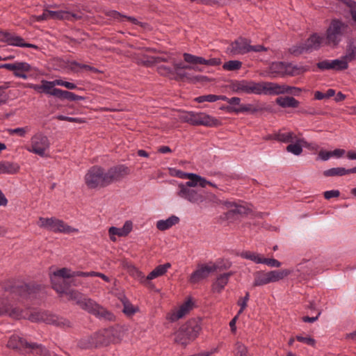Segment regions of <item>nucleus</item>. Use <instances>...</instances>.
Instances as JSON below:
<instances>
[{"instance_id":"nucleus-13","label":"nucleus","mask_w":356,"mask_h":356,"mask_svg":"<svg viewBox=\"0 0 356 356\" xmlns=\"http://www.w3.org/2000/svg\"><path fill=\"white\" fill-rule=\"evenodd\" d=\"M219 268L217 264L209 262L208 264H200L197 269L191 275L189 282L192 284H197L207 278L209 275Z\"/></svg>"},{"instance_id":"nucleus-47","label":"nucleus","mask_w":356,"mask_h":356,"mask_svg":"<svg viewBox=\"0 0 356 356\" xmlns=\"http://www.w3.org/2000/svg\"><path fill=\"white\" fill-rule=\"evenodd\" d=\"M184 60L190 64L196 65V64H202L203 57L197 56L188 53H184L183 54Z\"/></svg>"},{"instance_id":"nucleus-46","label":"nucleus","mask_w":356,"mask_h":356,"mask_svg":"<svg viewBox=\"0 0 356 356\" xmlns=\"http://www.w3.org/2000/svg\"><path fill=\"white\" fill-rule=\"evenodd\" d=\"M242 67V63L239 60H229L225 63L222 65V68L227 71H234L241 69Z\"/></svg>"},{"instance_id":"nucleus-10","label":"nucleus","mask_w":356,"mask_h":356,"mask_svg":"<svg viewBox=\"0 0 356 356\" xmlns=\"http://www.w3.org/2000/svg\"><path fill=\"white\" fill-rule=\"evenodd\" d=\"M346 29L347 26L342 22L332 20L326 31V43L337 47L344 37Z\"/></svg>"},{"instance_id":"nucleus-7","label":"nucleus","mask_w":356,"mask_h":356,"mask_svg":"<svg viewBox=\"0 0 356 356\" xmlns=\"http://www.w3.org/2000/svg\"><path fill=\"white\" fill-rule=\"evenodd\" d=\"M50 145L48 137L42 131H38L31 136L26 149L30 153L45 157L48 154Z\"/></svg>"},{"instance_id":"nucleus-24","label":"nucleus","mask_w":356,"mask_h":356,"mask_svg":"<svg viewBox=\"0 0 356 356\" xmlns=\"http://www.w3.org/2000/svg\"><path fill=\"white\" fill-rule=\"evenodd\" d=\"M48 13H49V14H47V15H48L49 19H54V20H63V19L71 20L72 18H75V19L81 18V17L76 14L71 13L64 11V10L54 11V10H48Z\"/></svg>"},{"instance_id":"nucleus-14","label":"nucleus","mask_w":356,"mask_h":356,"mask_svg":"<svg viewBox=\"0 0 356 356\" xmlns=\"http://www.w3.org/2000/svg\"><path fill=\"white\" fill-rule=\"evenodd\" d=\"M70 277H73V271L67 268H63L53 272L50 275V279L54 289H55L58 293L65 292L66 283L65 281L61 280L60 278Z\"/></svg>"},{"instance_id":"nucleus-11","label":"nucleus","mask_w":356,"mask_h":356,"mask_svg":"<svg viewBox=\"0 0 356 356\" xmlns=\"http://www.w3.org/2000/svg\"><path fill=\"white\" fill-rule=\"evenodd\" d=\"M176 195L179 198L195 204H200L207 199L203 191L182 185V182L177 184Z\"/></svg>"},{"instance_id":"nucleus-62","label":"nucleus","mask_w":356,"mask_h":356,"mask_svg":"<svg viewBox=\"0 0 356 356\" xmlns=\"http://www.w3.org/2000/svg\"><path fill=\"white\" fill-rule=\"evenodd\" d=\"M122 230L124 236H127L133 229V222L131 220H127L123 225Z\"/></svg>"},{"instance_id":"nucleus-26","label":"nucleus","mask_w":356,"mask_h":356,"mask_svg":"<svg viewBox=\"0 0 356 356\" xmlns=\"http://www.w3.org/2000/svg\"><path fill=\"white\" fill-rule=\"evenodd\" d=\"M297 138L296 135L292 131H280L273 136H269L268 139H275L279 142L284 143H293L294 140Z\"/></svg>"},{"instance_id":"nucleus-48","label":"nucleus","mask_w":356,"mask_h":356,"mask_svg":"<svg viewBox=\"0 0 356 356\" xmlns=\"http://www.w3.org/2000/svg\"><path fill=\"white\" fill-rule=\"evenodd\" d=\"M344 58L346 59L348 63L356 60V45L354 44H350L346 50V53L344 55Z\"/></svg>"},{"instance_id":"nucleus-49","label":"nucleus","mask_w":356,"mask_h":356,"mask_svg":"<svg viewBox=\"0 0 356 356\" xmlns=\"http://www.w3.org/2000/svg\"><path fill=\"white\" fill-rule=\"evenodd\" d=\"M289 51L290 54L294 56H298L304 53H308V50H306L305 42L293 45L289 48Z\"/></svg>"},{"instance_id":"nucleus-50","label":"nucleus","mask_w":356,"mask_h":356,"mask_svg":"<svg viewBox=\"0 0 356 356\" xmlns=\"http://www.w3.org/2000/svg\"><path fill=\"white\" fill-rule=\"evenodd\" d=\"M235 356H250L247 347L241 342H237L235 344Z\"/></svg>"},{"instance_id":"nucleus-52","label":"nucleus","mask_w":356,"mask_h":356,"mask_svg":"<svg viewBox=\"0 0 356 356\" xmlns=\"http://www.w3.org/2000/svg\"><path fill=\"white\" fill-rule=\"evenodd\" d=\"M108 234H109L110 239L112 241H116L115 236H120V237L124 236V234L122 232V228L121 227L118 228V227H111L108 229Z\"/></svg>"},{"instance_id":"nucleus-53","label":"nucleus","mask_w":356,"mask_h":356,"mask_svg":"<svg viewBox=\"0 0 356 356\" xmlns=\"http://www.w3.org/2000/svg\"><path fill=\"white\" fill-rule=\"evenodd\" d=\"M29 131L30 128L29 127H25L11 129L8 130V132L11 135L17 134L21 137H24L26 135V134Z\"/></svg>"},{"instance_id":"nucleus-43","label":"nucleus","mask_w":356,"mask_h":356,"mask_svg":"<svg viewBox=\"0 0 356 356\" xmlns=\"http://www.w3.org/2000/svg\"><path fill=\"white\" fill-rule=\"evenodd\" d=\"M56 83L57 79L51 81L42 80V83H43V92L55 97L54 92L56 90H59V88L54 87L55 86H57Z\"/></svg>"},{"instance_id":"nucleus-12","label":"nucleus","mask_w":356,"mask_h":356,"mask_svg":"<svg viewBox=\"0 0 356 356\" xmlns=\"http://www.w3.org/2000/svg\"><path fill=\"white\" fill-rule=\"evenodd\" d=\"M29 319L32 322L42 321L47 324H51L63 327H71L70 321L59 317L56 315L51 314L47 312H35L30 314Z\"/></svg>"},{"instance_id":"nucleus-32","label":"nucleus","mask_w":356,"mask_h":356,"mask_svg":"<svg viewBox=\"0 0 356 356\" xmlns=\"http://www.w3.org/2000/svg\"><path fill=\"white\" fill-rule=\"evenodd\" d=\"M179 222V217L172 215L165 220H159L156 222V227L160 231H165L172 226L178 224Z\"/></svg>"},{"instance_id":"nucleus-38","label":"nucleus","mask_w":356,"mask_h":356,"mask_svg":"<svg viewBox=\"0 0 356 356\" xmlns=\"http://www.w3.org/2000/svg\"><path fill=\"white\" fill-rule=\"evenodd\" d=\"M239 255L243 259L250 260L255 264H263L264 257H263L260 254H258L257 252L251 251H243L241 252Z\"/></svg>"},{"instance_id":"nucleus-28","label":"nucleus","mask_w":356,"mask_h":356,"mask_svg":"<svg viewBox=\"0 0 356 356\" xmlns=\"http://www.w3.org/2000/svg\"><path fill=\"white\" fill-rule=\"evenodd\" d=\"M190 175L192 176H189V178L188 179H189V181L185 183H182V185L193 188L197 186L202 188H205L207 186V183H209V181H207L205 178L195 173L191 172Z\"/></svg>"},{"instance_id":"nucleus-33","label":"nucleus","mask_w":356,"mask_h":356,"mask_svg":"<svg viewBox=\"0 0 356 356\" xmlns=\"http://www.w3.org/2000/svg\"><path fill=\"white\" fill-rule=\"evenodd\" d=\"M30 343L27 342L24 339L17 334L10 336L7 346L12 349H19L21 348H28Z\"/></svg>"},{"instance_id":"nucleus-58","label":"nucleus","mask_w":356,"mask_h":356,"mask_svg":"<svg viewBox=\"0 0 356 356\" xmlns=\"http://www.w3.org/2000/svg\"><path fill=\"white\" fill-rule=\"evenodd\" d=\"M296 339L300 342H302L311 346H314L316 344L315 339L308 336L302 337L301 335H298L296 336Z\"/></svg>"},{"instance_id":"nucleus-56","label":"nucleus","mask_w":356,"mask_h":356,"mask_svg":"<svg viewBox=\"0 0 356 356\" xmlns=\"http://www.w3.org/2000/svg\"><path fill=\"white\" fill-rule=\"evenodd\" d=\"M263 264H266L271 268H280L282 266V263L278 260L273 258H265L264 259Z\"/></svg>"},{"instance_id":"nucleus-29","label":"nucleus","mask_w":356,"mask_h":356,"mask_svg":"<svg viewBox=\"0 0 356 356\" xmlns=\"http://www.w3.org/2000/svg\"><path fill=\"white\" fill-rule=\"evenodd\" d=\"M323 38L316 33L312 35L305 42V45L308 52L317 50L320 48Z\"/></svg>"},{"instance_id":"nucleus-45","label":"nucleus","mask_w":356,"mask_h":356,"mask_svg":"<svg viewBox=\"0 0 356 356\" xmlns=\"http://www.w3.org/2000/svg\"><path fill=\"white\" fill-rule=\"evenodd\" d=\"M63 293L66 294L68 300H74L78 305L79 302H81L83 298V296L81 293L75 290H67L66 286H65V292Z\"/></svg>"},{"instance_id":"nucleus-16","label":"nucleus","mask_w":356,"mask_h":356,"mask_svg":"<svg viewBox=\"0 0 356 356\" xmlns=\"http://www.w3.org/2000/svg\"><path fill=\"white\" fill-rule=\"evenodd\" d=\"M0 68L12 71L15 77L27 79L26 73L33 69L31 65L26 62H15L13 63H3L0 65Z\"/></svg>"},{"instance_id":"nucleus-41","label":"nucleus","mask_w":356,"mask_h":356,"mask_svg":"<svg viewBox=\"0 0 356 356\" xmlns=\"http://www.w3.org/2000/svg\"><path fill=\"white\" fill-rule=\"evenodd\" d=\"M323 175L326 177H341L347 175V171L345 168L337 167L332 168L324 170L323 172Z\"/></svg>"},{"instance_id":"nucleus-4","label":"nucleus","mask_w":356,"mask_h":356,"mask_svg":"<svg viewBox=\"0 0 356 356\" xmlns=\"http://www.w3.org/2000/svg\"><path fill=\"white\" fill-rule=\"evenodd\" d=\"M201 329L200 320L190 319L175 333V341L179 344L186 346L198 337Z\"/></svg>"},{"instance_id":"nucleus-1","label":"nucleus","mask_w":356,"mask_h":356,"mask_svg":"<svg viewBox=\"0 0 356 356\" xmlns=\"http://www.w3.org/2000/svg\"><path fill=\"white\" fill-rule=\"evenodd\" d=\"M40 289L38 285L24 283L6 287L3 298L0 299V316L8 315L15 318L23 317V310L19 305L36 298Z\"/></svg>"},{"instance_id":"nucleus-64","label":"nucleus","mask_w":356,"mask_h":356,"mask_svg":"<svg viewBox=\"0 0 356 356\" xmlns=\"http://www.w3.org/2000/svg\"><path fill=\"white\" fill-rule=\"evenodd\" d=\"M323 195L326 200H330L332 197H338L340 195V192L339 190L327 191L324 192Z\"/></svg>"},{"instance_id":"nucleus-25","label":"nucleus","mask_w":356,"mask_h":356,"mask_svg":"<svg viewBox=\"0 0 356 356\" xmlns=\"http://www.w3.org/2000/svg\"><path fill=\"white\" fill-rule=\"evenodd\" d=\"M226 110L228 113H248L254 114L258 112L260 109L252 104H241L239 107L227 106Z\"/></svg>"},{"instance_id":"nucleus-63","label":"nucleus","mask_w":356,"mask_h":356,"mask_svg":"<svg viewBox=\"0 0 356 356\" xmlns=\"http://www.w3.org/2000/svg\"><path fill=\"white\" fill-rule=\"evenodd\" d=\"M56 83H57V86H63L70 90H74L77 88L76 84L71 83V82L63 81L61 79H57Z\"/></svg>"},{"instance_id":"nucleus-61","label":"nucleus","mask_w":356,"mask_h":356,"mask_svg":"<svg viewBox=\"0 0 356 356\" xmlns=\"http://www.w3.org/2000/svg\"><path fill=\"white\" fill-rule=\"evenodd\" d=\"M57 118L60 120H64L70 122H76V123H83L85 121L80 118H72V117H68L65 115H58Z\"/></svg>"},{"instance_id":"nucleus-51","label":"nucleus","mask_w":356,"mask_h":356,"mask_svg":"<svg viewBox=\"0 0 356 356\" xmlns=\"http://www.w3.org/2000/svg\"><path fill=\"white\" fill-rule=\"evenodd\" d=\"M9 87V82H6L3 85L0 86V106L5 104L8 99V95L5 90Z\"/></svg>"},{"instance_id":"nucleus-6","label":"nucleus","mask_w":356,"mask_h":356,"mask_svg":"<svg viewBox=\"0 0 356 356\" xmlns=\"http://www.w3.org/2000/svg\"><path fill=\"white\" fill-rule=\"evenodd\" d=\"M38 225L41 228L46 229L54 233H63L68 234L74 233L77 234L79 232V230L77 228L72 227L65 223L63 220L55 217H40L38 222Z\"/></svg>"},{"instance_id":"nucleus-30","label":"nucleus","mask_w":356,"mask_h":356,"mask_svg":"<svg viewBox=\"0 0 356 356\" xmlns=\"http://www.w3.org/2000/svg\"><path fill=\"white\" fill-rule=\"evenodd\" d=\"M98 339V333L96 332L89 337L81 339L79 342V346L83 349L97 348L99 347Z\"/></svg>"},{"instance_id":"nucleus-17","label":"nucleus","mask_w":356,"mask_h":356,"mask_svg":"<svg viewBox=\"0 0 356 356\" xmlns=\"http://www.w3.org/2000/svg\"><path fill=\"white\" fill-rule=\"evenodd\" d=\"M170 267L171 264L170 263H165L163 265H159L156 266L152 271H151L146 277L141 271L134 268V271L136 273L134 276L139 279L140 282L145 283L147 281L154 280L165 275Z\"/></svg>"},{"instance_id":"nucleus-34","label":"nucleus","mask_w":356,"mask_h":356,"mask_svg":"<svg viewBox=\"0 0 356 356\" xmlns=\"http://www.w3.org/2000/svg\"><path fill=\"white\" fill-rule=\"evenodd\" d=\"M19 170V166L17 163L8 161H0V174L13 175L17 173Z\"/></svg>"},{"instance_id":"nucleus-19","label":"nucleus","mask_w":356,"mask_h":356,"mask_svg":"<svg viewBox=\"0 0 356 356\" xmlns=\"http://www.w3.org/2000/svg\"><path fill=\"white\" fill-rule=\"evenodd\" d=\"M193 303L191 299L186 300L179 307L168 313L166 318L170 322H175L184 318L193 309Z\"/></svg>"},{"instance_id":"nucleus-3","label":"nucleus","mask_w":356,"mask_h":356,"mask_svg":"<svg viewBox=\"0 0 356 356\" xmlns=\"http://www.w3.org/2000/svg\"><path fill=\"white\" fill-rule=\"evenodd\" d=\"M232 88L237 93L270 95V93H277L278 87L273 82L241 80L234 82Z\"/></svg>"},{"instance_id":"nucleus-27","label":"nucleus","mask_w":356,"mask_h":356,"mask_svg":"<svg viewBox=\"0 0 356 356\" xmlns=\"http://www.w3.org/2000/svg\"><path fill=\"white\" fill-rule=\"evenodd\" d=\"M223 205L229 209L228 214H246L249 210L244 205L236 202L225 201Z\"/></svg>"},{"instance_id":"nucleus-36","label":"nucleus","mask_w":356,"mask_h":356,"mask_svg":"<svg viewBox=\"0 0 356 356\" xmlns=\"http://www.w3.org/2000/svg\"><path fill=\"white\" fill-rule=\"evenodd\" d=\"M273 83L278 87L277 89V93H270V95H279L285 93H294L297 94L298 92L301 91V89L297 87L289 86L285 84H279L275 82Z\"/></svg>"},{"instance_id":"nucleus-20","label":"nucleus","mask_w":356,"mask_h":356,"mask_svg":"<svg viewBox=\"0 0 356 356\" xmlns=\"http://www.w3.org/2000/svg\"><path fill=\"white\" fill-rule=\"evenodd\" d=\"M249 40L244 38H238L227 47V51L232 56L248 53Z\"/></svg>"},{"instance_id":"nucleus-2","label":"nucleus","mask_w":356,"mask_h":356,"mask_svg":"<svg viewBox=\"0 0 356 356\" xmlns=\"http://www.w3.org/2000/svg\"><path fill=\"white\" fill-rule=\"evenodd\" d=\"M129 172V169L124 165H115L107 170L99 165H94L87 171L84 180L89 188H104L119 181Z\"/></svg>"},{"instance_id":"nucleus-37","label":"nucleus","mask_w":356,"mask_h":356,"mask_svg":"<svg viewBox=\"0 0 356 356\" xmlns=\"http://www.w3.org/2000/svg\"><path fill=\"white\" fill-rule=\"evenodd\" d=\"M239 255L243 259L250 260L255 264H263L264 257H263L260 254H258L257 252L251 251H243L241 252Z\"/></svg>"},{"instance_id":"nucleus-44","label":"nucleus","mask_w":356,"mask_h":356,"mask_svg":"<svg viewBox=\"0 0 356 356\" xmlns=\"http://www.w3.org/2000/svg\"><path fill=\"white\" fill-rule=\"evenodd\" d=\"M175 70H176L177 74L179 75L181 77H186L188 78V74L186 72H181L180 70L182 69H188V70H194L196 71H201L200 68L195 66L191 65H184L181 63H173Z\"/></svg>"},{"instance_id":"nucleus-21","label":"nucleus","mask_w":356,"mask_h":356,"mask_svg":"<svg viewBox=\"0 0 356 356\" xmlns=\"http://www.w3.org/2000/svg\"><path fill=\"white\" fill-rule=\"evenodd\" d=\"M1 42H7L9 45L15 47H29L33 49L38 48L35 44L25 42L22 37L13 35L7 31H5Z\"/></svg>"},{"instance_id":"nucleus-42","label":"nucleus","mask_w":356,"mask_h":356,"mask_svg":"<svg viewBox=\"0 0 356 356\" xmlns=\"http://www.w3.org/2000/svg\"><path fill=\"white\" fill-rule=\"evenodd\" d=\"M121 302L123 305V312L126 315L132 316L138 311V309L135 307L124 296L121 298Z\"/></svg>"},{"instance_id":"nucleus-54","label":"nucleus","mask_w":356,"mask_h":356,"mask_svg":"<svg viewBox=\"0 0 356 356\" xmlns=\"http://www.w3.org/2000/svg\"><path fill=\"white\" fill-rule=\"evenodd\" d=\"M158 72L161 75L170 76L174 74V70L165 65H160L158 67Z\"/></svg>"},{"instance_id":"nucleus-18","label":"nucleus","mask_w":356,"mask_h":356,"mask_svg":"<svg viewBox=\"0 0 356 356\" xmlns=\"http://www.w3.org/2000/svg\"><path fill=\"white\" fill-rule=\"evenodd\" d=\"M79 306L95 316L106 317L108 312L91 298L83 297L81 302H79Z\"/></svg>"},{"instance_id":"nucleus-5","label":"nucleus","mask_w":356,"mask_h":356,"mask_svg":"<svg viewBox=\"0 0 356 356\" xmlns=\"http://www.w3.org/2000/svg\"><path fill=\"white\" fill-rule=\"evenodd\" d=\"M292 273L288 269L273 270L270 271L259 270L254 273V286H261L270 283L282 280Z\"/></svg>"},{"instance_id":"nucleus-40","label":"nucleus","mask_w":356,"mask_h":356,"mask_svg":"<svg viewBox=\"0 0 356 356\" xmlns=\"http://www.w3.org/2000/svg\"><path fill=\"white\" fill-rule=\"evenodd\" d=\"M331 70L341 71L348 69V63L344 58V56H341L339 59L330 60Z\"/></svg>"},{"instance_id":"nucleus-55","label":"nucleus","mask_w":356,"mask_h":356,"mask_svg":"<svg viewBox=\"0 0 356 356\" xmlns=\"http://www.w3.org/2000/svg\"><path fill=\"white\" fill-rule=\"evenodd\" d=\"M249 298H250V294L248 292H247L245 296L243 298H241L240 300H238V305H239L241 308L238 312V315L241 314L244 311V309L246 308L247 303L249 300Z\"/></svg>"},{"instance_id":"nucleus-9","label":"nucleus","mask_w":356,"mask_h":356,"mask_svg":"<svg viewBox=\"0 0 356 356\" xmlns=\"http://www.w3.org/2000/svg\"><path fill=\"white\" fill-rule=\"evenodd\" d=\"M181 118L184 121L195 126L217 127L220 124L218 119L204 113L186 112L181 115Z\"/></svg>"},{"instance_id":"nucleus-31","label":"nucleus","mask_w":356,"mask_h":356,"mask_svg":"<svg viewBox=\"0 0 356 356\" xmlns=\"http://www.w3.org/2000/svg\"><path fill=\"white\" fill-rule=\"evenodd\" d=\"M106 15L109 17L113 18V19L118 20L119 22H123L124 19H126L134 24L140 25L143 27H144L146 25V24L139 22L136 18L134 17H129L122 15L116 10H109L107 12Z\"/></svg>"},{"instance_id":"nucleus-22","label":"nucleus","mask_w":356,"mask_h":356,"mask_svg":"<svg viewBox=\"0 0 356 356\" xmlns=\"http://www.w3.org/2000/svg\"><path fill=\"white\" fill-rule=\"evenodd\" d=\"M310 147V144L303 138H296L293 143H291L286 147V151L296 156H299L302 152V147Z\"/></svg>"},{"instance_id":"nucleus-59","label":"nucleus","mask_w":356,"mask_h":356,"mask_svg":"<svg viewBox=\"0 0 356 356\" xmlns=\"http://www.w3.org/2000/svg\"><path fill=\"white\" fill-rule=\"evenodd\" d=\"M216 95H202V96H199L195 98V101L198 103H202V102H216Z\"/></svg>"},{"instance_id":"nucleus-15","label":"nucleus","mask_w":356,"mask_h":356,"mask_svg":"<svg viewBox=\"0 0 356 356\" xmlns=\"http://www.w3.org/2000/svg\"><path fill=\"white\" fill-rule=\"evenodd\" d=\"M97 333L99 346H106L111 343H120L122 340L121 332L113 328L100 330Z\"/></svg>"},{"instance_id":"nucleus-8","label":"nucleus","mask_w":356,"mask_h":356,"mask_svg":"<svg viewBox=\"0 0 356 356\" xmlns=\"http://www.w3.org/2000/svg\"><path fill=\"white\" fill-rule=\"evenodd\" d=\"M308 70L306 66L294 65L284 62H273L269 67V73L272 77L284 76V75H298Z\"/></svg>"},{"instance_id":"nucleus-57","label":"nucleus","mask_w":356,"mask_h":356,"mask_svg":"<svg viewBox=\"0 0 356 356\" xmlns=\"http://www.w3.org/2000/svg\"><path fill=\"white\" fill-rule=\"evenodd\" d=\"M54 95H55V97H56L58 98L67 99L70 101L71 95H72V92L59 89V90H56Z\"/></svg>"},{"instance_id":"nucleus-60","label":"nucleus","mask_w":356,"mask_h":356,"mask_svg":"<svg viewBox=\"0 0 356 356\" xmlns=\"http://www.w3.org/2000/svg\"><path fill=\"white\" fill-rule=\"evenodd\" d=\"M221 63V60L218 58H213L209 59H205L203 58L202 64L207 66H217Z\"/></svg>"},{"instance_id":"nucleus-23","label":"nucleus","mask_w":356,"mask_h":356,"mask_svg":"<svg viewBox=\"0 0 356 356\" xmlns=\"http://www.w3.org/2000/svg\"><path fill=\"white\" fill-rule=\"evenodd\" d=\"M233 275L234 273L232 271L219 275L212 284L213 291L220 293L229 282V277Z\"/></svg>"},{"instance_id":"nucleus-35","label":"nucleus","mask_w":356,"mask_h":356,"mask_svg":"<svg viewBox=\"0 0 356 356\" xmlns=\"http://www.w3.org/2000/svg\"><path fill=\"white\" fill-rule=\"evenodd\" d=\"M276 103L282 108H297L300 104L293 97H280L276 99Z\"/></svg>"},{"instance_id":"nucleus-39","label":"nucleus","mask_w":356,"mask_h":356,"mask_svg":"<svg viewBox=\"0 0 356 356\" xmlns=\"http://www.w3.org/2000/svg\"><path fill=\"white\" fill-rule=\"evenodd\" d=\"M28 348L33 350V353L36 356H51V353L42 344L37 343H30Z\"/></svg>"}]
</instances>
